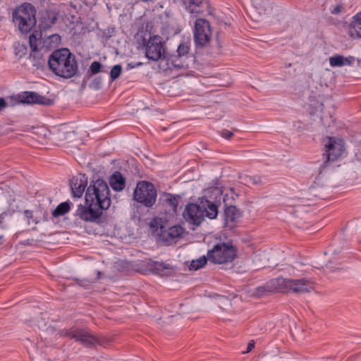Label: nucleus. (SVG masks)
Wrapping results in <instances>:
<instances>
[{
  "label": "nucleus",
  "instance_id": "7",
  "mask_svg": "<svg viewBox=\"0 0 361 361\" xmlns=\"http://www.w3.org/2000/svg\"><path fill=\"white\" fill-rule=\"evenodd\" d=\"M142 49L145 51V56L151 61L163 59L165 53L164 47L159 36L154 35L144 44ZM163 62L161 61V64Z\"/></svg>",
  "mask_w": 361,
  "mask_h": 361
},
{
  "label": "nucleus",
  "instance_id": "32",
  "mask_svg": "<svg viewBox=\"0 0 361 361\" xmlns=\"http://www.w3.org/2000/svg\"><path fill=\"white\" fill-rule=\"evenodd\" d=\"M24 216L27 220V224H30L31 220L33 223L37 224V221L32 219V212L30 210H25L24 212Z\"/></svg>",
  "mask_w": 361,
  "mask_h": 361
},
{
  "label": "nucleus",
  "instance_id": "22",
  "mask_svg": "<svg viewBox=\"0 0 361 361\" xmlns=\"http://www.w3.org/2000/svg\"><path fill=\"white\" fill-rule=\"evenodd\" d=\"M56 20V16L54 13H44L40 19L39 27L42 29L49 28L55 23Z\"/></svg>",
  "mask_w": 361,
  "mask_h": 361
},
{
  "label": "nucleus",
  "instance_id": "4",
  "mask_svg": "<svg viewBox=\"0 0 361 361\" xmlns=\"http://www.w3.org/2000/svg\"><path fill=\"white\" fill-rule=\"evenodd\" d=\"M13 20L21 32H29L36 24L34 6L29 3L22 4L14 11Z\"/></svg>",
  "mask_w": 361,
  "mask_h": 361
},
{
  "label": "nucleus",
  "instance_id": "15",
  "mask_svg": "<svg viewBox=\"0 0 361 361\" xmlns=\"http://www.w3.org/2000/svg\"><path fill=\"white\" fill-rule=\"evenodd\" d=\"M87 185V178L85 175L80 174L78 176L73 177L71 180V188L72 195L74 197L80 198Z\"/></svg>",
  "mask_w": 361,
  "mask_h": 361
},
{
  "label": "nucleus",
  "instance_id": "36",
  "mask_svg": "<svg viewBox=\"0 0 361 361\" xmlns=\"http://www.w3.org/2000/svg\"><path fill=\"white\" fill-rule=\"evenodd\" d=\"M255 346V343L253 341H250L248 345H247V351L246 353H248L250 352V350H252V348H254Z\"/></svg>",
  "mask_w": 361,
  "mask_h": 361
},
{
  "label": "nucleus",
  "instance_id": "28",
  "mask_svg": "<svg viewBox=\"0 0 361 361\" xmlns=\"http://www.w3.org/2000/svg\"><path fill=\"white\" fill-rule=\"evenodd\" d=\"M242 182L248 185H257L261 183V178L258 176H245L241 178Z\"/></svg>",
  "mask_w": 361,
  "mask_h": 361
},
{
  "label": "nucleus",
  "instance_id": "29",
  "mask_svg": "<svg viewBox=\"0 0 361 361\" xmlns=\"http://www.w3.org/2000/svg\"><path fill=\"white\" fill-rule=\"evenodd\" d=\"M122 66L119 64L115 65L110 71V78L112 81L116 80L121 75Z\"/></svg>",
  "mask_w": 361,
  "mask_h": 361
},
{
  "label": "nucleus",
  "instance_id": "26",
  "mask_svg": "<svg viewBox=\"0 0 361 361\" xmlns=\"http://www.w3.org/2000/svg\"><path fill=\"white\" fill-rule=\"evenodd\" d=\"M208 257L202 256L199 259L192 260L190 264V269L197 270L202 268L207 263Z\"/></svg>",
  "mask_w": 361,
  "mask_h": 361
},
{
  "label": "nucleus",
  "instance_id": "3",
  "mask_svg": "<svg viewBox=\"0 0 361 361\" xmlns=\"http://www.w3.org/2000/svg\"><path fill=\"white\" fill-rule=\"evenodd\" d=\"M218 214L216 204L207 199L201 198L197 203H190L183 212V217L186 221L193 225H200L205 217L215 219Z\"/></svg>",
  "mask_w": 361,
  "mask_h": 361
},
{
  "label": "nucleus",
  "instance_id": "6",
  "mask_svg": "<svg viewBox=\"0 0 361 361\" xmlns=\"http://www.w3.org/2000/svg\"><path fill=\"white\" fill-rule=\"evenodd\" d=\"M157 190L154 185L147 181H140L137 184L134 191V199L145 205L152 207L156 201Z\"/></svg>",
  "mask_w": 361,
  "mask_h": 361
},
{
  "label": "nucleus",
  "instance_id": "9",
  "mask_svg": "<svg viewBox=\"0 0 361 361\" xmlns=\"http://www.w3.org/2000/svg\"><path fill=\"white\" fill-rule=\"evenodd\" d=\"M212 31L209 23L203 18H198L195 23L194 40L197 46L204 47L211 38Z\"/></svg>",
  "mask_w": 361,
  "mask_h": 361
},
{
  "label": "nucleus",
  "instance_id": "11",
  "mask_svg": "<svg viewBox=\"0 0 361 361\" xmlns=\"http://www.w3.org/2000/svg\"><path fill=\"white\" fill-rule=\"evenodd\" d=\"M288 279L276 278L269 281L264 286L256 288L255 295L260 297L268 293L288 292Z\"/></svg>",
  "mask_w": 361,
  "mask_h": 361
},
{
  "label": "nucleus",
  "instance_id": "13",
  "mask_svg": "<svg viewBox=\"0 0 361 361\" xmlns=\"http://www.w3.org/2000/svg\"><path fill=\"white\" fill-rule=\"evenodd\" d=\"M68 335L87 347L94 345L97 343V338L94 335L82 329L72 330Z\"/></svg>",
  "mask_w": 361,
  "mask_h": 361
},
{
  "label": "nucleus",
  "instance_id": "19",
  "mask_svg": "<svg viewBox=\"0 0 361 361\" xmlns=\"http://www.w3.org/2000/svg\"><path fill=\"white\" fill-rule=\"evenodd\" d=\"M183 4L191 14L197 15L203 11V0H185Z\"/></svg>",
  "mask_w": 361,
  "mask_h": 361
},
{
  "label": "nucleus",
  "instance_id": "27",
  "mask_svg": "<svg viewBox=\"0 0 361 361\" xmlns=\"http://www.w3.org/2000/svg\"><path fill=\"white\" fill-rule=\"evenodd\" d=\"M361 25L357 24L353 20V23L350 27L349 35L352 38L361 37Z\"/></svg>",
  "mask_w": 361,
  "mask_h": 361
},
{
  "label": "nucleus",
  "instance_id": "30",
  "mask_svg": "<svg viewBox=\"0 0 361 361\" xmlns=\"http://www.w3.org/2000/svg\"><path fill=\"white\" fill-rule=\"evenodd\" d=\"M101 63L98 61H94L91 63L90 70L92 74L98 73L101 69Z\"/></svg>",
  "mask_w": 361,
  "mask_h": 361
},
{
  "label": "nucleus",
  "instance_id": "10",
  "mask_svg": "<svg viewBox=\"0 0 361 361\" xmlns=\"http://www.w3.org/2000/svg\"><path fill=\"white\" fill-rule=\"evenodd\" d=\"M47 40L50 42L48 43L47 41L42 40V32L34 31L30 36V46L32 51H37L44 47L47 49L53 48L59 44L61 37L57 34H52L48 37Z\"/></svg>",
  "mask_w": 361,
  "mask_h": 361
},
{
  "label": "nucleus",
  "instance_id": "24",
  "mask_svg": "<svg viewBox=\"0 0 361 361\" xmlns=\"http://www.w3.org/2000/svg\"><path fill=\"white\" fill-rule=\"evenodd\" d=\"M189 51L190 43L188 42H184L178 45L176 54H178L179 57H182L188 60L189 56Z\"/></svg>",
  "mask_w": 361,
  "mask_h": 361
},
{
  "label": "nucleus",
  "instance_id": "18",
  "mask_svg": "<svg viewBox=\"0 0 361 361\" xmlns=\"http://www.w3.org/2000/svg\"><path fill=\"white\" fill-rule=\"evenodd\" d=\"M109 184L114 190L121 191L125 188L126 179L120 172L116 171L110 177Z\"/></svg>",
  "mask_w": 361,
  "mask_h": 361
},
{
  "label": "nucleus",
  "instance_id": "33",
  "mask_svg": "<svg viewBox=\"0 0 361 361\" xmlns=\"http://www.w3.org/2000/svg\"><path fill=\"white\" fill-rule=\"evenodd\" d=\"M221 135L225 139H230L233 135V133L228 130H223L221 132Z\"/></svg>",
  "mask_w": 361,
  "mask_h": 361
},
{
  "label": "nucleus",
  "instance_id": "16",
  "mask_svg": "<svg viewBox=\"0 0 361 361\" xmlns=\"http://www.w3.org/2000/svg\"><path fill=\"white\" fill-rule=\"evenodd\" d=\"M166 61V69L172 70L180 69V68H185L188 66L187 63V59L179 57V55L173 53L166 57H164L161 60V62Z\"/></svg>",
  "mask_w": 361,
  "mask_h": 361
},
{
  "label": "nucleus",
  "instance_id": "2",
  "mask_svg": "<svg viewBox=\"0 0 361 361\" xmlns=\"http://www.w3.org/2000/svg\"><path fill=\"white\" fill-rule=\"evenodd\" d=\"M48 64L55 75L63 78L75 76L78 71L75 56L68 49L54 51L49 57Z\"/></svg>",
  "mask_w": 361,
  "mask_h": 361
},
{
  "label": "nucleus",
  "instance_id": "8",
  "mask_svg": "<svg viewBox=\"0 0 361 361\" xmlns=\"http://www.w3.org/2000/svg\"><path fill=\"white\" fill-rule=\"evenodd\" d=\"M151 227L162 240L169 243L180 238L183 233V228L180 226H173L166 229L160 221L157 219L152 221Z\"/></svg>",
  "mask_w": 361,
  "mask_h": 361
},
{
  "label": "nucleus",
  "instance_id": "21",
  "mask_svg": "<svg viewBox=\"0 0 361 361\" xmlns=\"http://www.w3.org/2000/svg\"><path fill=\"white\" fill-rule=\"evenodd\" d=\"M240 217L238 209L234 206H230L226 208L224 211V220L226 224L237 221Z\"/></svg>",
  "mask_w": 361,
  "mask_h": 361
},
{
  "label": "nucleus",
  "instance_id": "34",
  "mask_svg": "<svg viewBox=\"0 0 361 361\" xmlns=\"http://www.w3.org/2000/svg\"><path fill=\"white\" fill-rule=\"evenodd\" d=\"M353 19L356 23L361 25V11L355 14Z\"/></svg>",
  "mask_w": 361,
  "mask_h": 361
},
{
  "label": "nucleus",
  "instance_id": "1",
  "mask_svg": "<svg viewBox=\"0 0 361 361\" xmlns=\"http://www.w3.org/2000/svg\"><path fill=\"white\" fill-rule=\"evenodd\" d=\"M87 207L79 205L77 214L85 221H94L102 214V210L109 209L111 205L110 191L107 183L97 179L90 185L85 194Z\"/></svg>",
  "mask_w": 361,
  "mask_h": 361
},
{
  "label": "nucleus",
  "instance_id": "35",
  "mask_svg": "<svg viewBox=\"0 0 361 361\" xmlns=\"http://www.w3.org/2000/svg\"><path fill=\"white\" fill-rule=\"evenodd\" d=\"M7 106V102L4 98H0V111Z\"/></svg>",
  "mask_w": 361,
  "mask_h": 361
},
{
  "label": "nucleus",
  "instance_id": "37",
  "mask_svg": "<svg viewBox=\"0 0 361 361\" xmlns=\"http://www.w3.org/2000/svg\"><path fill=\"white\" fill-rule=\"evenodd\" d=\"M128 66L130 67V68H133L135 67V66H130V63H128Z\"/></svg>",
  "mask_w": 361,
  "mask_h": 361
},
{
  "label": "nucleus",
  "instance_id": "23",
  "mask_svg": "<svg viewBox=\"0 0 361 361\" xmlns=\"http://www.w3.org/2000/svg\"><path fill=\"white\" fill-rule=\"evenodd\" d=\"M152 266L154 271L159 274H164L172 270L169 264L163 262H155Z\"/></svg>",
  "mask_w": 361,
  "mask_h": 361
},
{
  "label": "nucleus",
  "instance_id": "31",
  "mask_svg": "<svg viewBox=\"0 0 361 361\" xmlns=\"http://www.w3.org/2000/svg\"><path fill=\"white\" fill-rule=\"evenodd\" d=\"M344 12L345 7L341 4L336 5L331 9V13L334 15H338Z\"/></svg>",
  "mask_w": 361,
  "mask_h": 361
},
{
  "label": "nucleus",
  "instance_id": "20",
  "mask_svg": "<svg viewBox=\"0 0 361 361\" xmlns=\"http://www.w3.org/2000/svg\"><path fill=\"white\" fill-rule=\"evenodd\" d=\"M46 99L39 94L32 92H27L21 97V101L27 104H45Z\"/></svg>",
  "mask_w": 361,
  "mask_h": 361
},
{
  "label": "nucleus",
  "instance_id": "14",
  "mask_svg": "<svg viewBox=\"0 0 361 361\" xmlns=\"http://www.w3.org/2000/svg\"><path fill=\"white\" fill-rule=\"evenodd\" d=\"M288 291L293 290L295 293L310 292L314 288V283L310 279H288Z\"/></svg>",
  "mask_w": 361,
  "mask_h": 361
},
{
  "label": "nucleus",
  "instance_id": "17",
  "mask_svg": "<svg viewBox=\"0 0 361 361\" xmlns=\"http://www.w3.org/2000/svg\"><path fill=\"white\" fill-rule=\"evenodd\" d=\"M355 61L353 56L345 57L341 55H335L329 58V63L331 67H341L350 66Z\"/></svg>",
  "mask_w": 361,
  "mask_h": 361
},
{
  "label": "nucleus",
  "instance_id": "25",
  "mask_svg": "<svg viewBox=\"0 0 361 361\" xmlns=\"http://www.w3.org/2000/svg\"><path fill=\"white\" fill-rule=\"evenodd\" d=\"M70 210V205L68 202H62L59 204L56 208L53 211L52 215L54 217H58L65 214Z\"/></svg>",
  "mask_w": 361,
  "mask_h": 361
},
{
  "label": "nucleus",
  "instance_id": "12",
  "mask_svg": "<svg viewBox=\"0 0 361 361\" xmlns=\"http://www.w3.org/2000/svg\"><path fill=\"white\" fill-rule=\"evenodd\" d=\"M327 162L342 157L345 154L343 140L336 137H329L325 145Z\"/></svg>",
  "mask_w": 361,
  "mask_h": 361
},
{
  "label": "nucleus",
  "instance_id": "5",
  "mask_svg": "<svg viewBox=\"0 0 361 361\" xmlns=\"http://www.w3.org/2000/svg\"><path fill=\"white\" fill-rule=\"evenodd\" d=\"M237 256L236 249L229 243H220L208 250V261L216 264H231Z\"/></svg>",
  "mask_w": 361,
  "mask_h": 361
}]
</instances>
